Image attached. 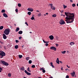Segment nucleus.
<instances>
[{
    "label": "nucleus",
    "instance_id": "nucleus-21",
    "mask_svg": "<svg viewBox=\"0 0 78 78\" xmlns=\"http://www.w3.org/2000/svg\"><path fill=\"white\" fill-rule=\"evenodd\" d=\"M19 57L20 59L22 58V55H19Z\"/></svg>",
    "mask_w": 78,
    "mask_h": 78
},
{
    "label": "nucleus",
    "instance_id": "nucleus-23",
    "mask_svg": "<svg viewBox=\"0 0 78 78\" xmlns=\"http://www.w3.org/2000/svg\"><path fill=\"white\" fill-rule=\"evenodd\" d=\"M53 17H56V14H54L52 15V16Z\"/></svg>",
    "mask_w": 78,
    "mask_h": 78
},
{
    "label": "nucleus",
    "instance_id": "nucleus-57",
    "mask_svg": "<svg viewBox=\"0 0 78 78\" xmlns=\"http://www.w3.org/2000/svg\"><path fill=\"white\" fill-rule=\"evenodd\" d=\"M49 78H53L52 76H50Z\"/></svg>",
    "mask_w": 78,
    "mask_h": 78
},
{
    "label": "nucleus",
    "instance_id": "nucleus-1",
    "mask_svg": "<svg viewBox=\"0 0 78 78\" xmlns=\"http://www.w3.org/2000/svg\"><path fill=\"white\" fill-rule=\"evenodd\" d=\"M65 14L66 16V20H65V21L67 23H73V22L74 21V19H75V14L73 13H71L70 12H65Z\"/></svg>",
    "mask_w": 78,
    "mask_h": 78
},
{
    "label": "nucleus",
    "instance_id": "nucleus-37",
    "mask_svg": "<svg viewBox=\"0 0 78 78\" xmlns=\"http://www.w3.org/2000/svg\"><path fill=\"white\" fill-rule=\"evenodd\" d=\"M72 6L73 7H75V4H73L72 5Z\"/></svg>",
    "mask_w": 78,
    "mask_h": 78
},
{
    "label": "nucleus",
    "instance_id": "nucleus-40",
    "mask_svg": "<svg viewBox=\"0 0 78 78\" xmlns=\"http://www.w3.org/2000/svg\"><path fill=\"white\" fill-rule=\"evenodd\" d=\"M15 11H16V12H18V9H15Z\"/></svg>",
    "mask_w": 78,
    "mask_h": 78
},
{
    "label": "nucleus",
    "instance_id": "nucleus-48",
    "mask_svg": "<svg viewBox=\"0 0 78 78\" xmlns=\"http://www.w3.org/2000/svg\"><path fill=\"white\" fill-rule=\"evenodd\" d=\"M0 42L1 44H3V42L2 41H0Z\"/></svg>",
    "mask_w": 78,
    "mask_h": 78
},
{
    "label": "nucleus",
    "instance_id": "nucleus-34",
    "mask_svg": "<svg viewBox=\"0 0 78 78\" xmlns=\"http://www.w3.org/2000/svg\"><path fill=\"white\" fill-rule=\"evenodd\" d=\"M31 20H34V16H33L31 18Z\"/></svg>",
    "mask_w": 78,
    "mask_h": 78
},
{
    "label": "nucleus",
    "instance_id": "nucleus-26",
    "mask_svg": "<svg viewBox=\"0 0 78 78\" xmlns=\"http://www.w3.org/2000/svg\"><path fill=\"white\" fill-rule=\"evenodd\" d=\"M31 12H28L27 14H28L29 15V16H30L31 15Z\"/></svg>",
    "mask_w": 78,
    "mask_h": 78
},
{
    "label": "nucleus",
    "instance_id": "nucleus-5",
    "mask_svg": "<svg viewBox=\"0 0 78 78\" xmlns=\"http://www.w3.org/2000/svg\"><path fill=\"white\" fill-rule=\"evenodd\" d=\"M59 23L60 25H64V24H65V22L64 20H61V22H59Z\"/></svg>",
    "mask_w": 78,
    "mask_h": 78
},
{
    "label": "nucleus",
    "instance_id": "nucleus-53",
    "mask_svg": "<svg viewBox=\"0 0 78 78\" xmlns=\"http://www.w3.org/2000/svg\"><path fill=\"white\" fill-rule=\"evenodd\" d=\"M66 66L67 67H68V68H70V66H68V65H66Z\"/></svg>",
    "mask_w": 78,
    "mask_h": 78
},
{
    "label": "nucleus",
    "instance_id": "nucleus-64",
    "mask_svg": "<svg viewBox=\"0 0 78 78\" xmlns=\"http://www.w3.org/2000/svg\"><path fill=\"white\" fill-rule=\"evenodd\" d=\"M62 12H63V11H62Z\"/></svg>",
    "mask_w": 78,
    "mask_h": 78
},
{
    "label": "nucleus",
    "instance_id": "nucleus-60",
    "mask_svg": "<svg viewBox=\"0 0 78 78\" xmlns=\"http://www.w3.org/2000/svg\"><path fill=\"white\" fill-rule=\"evenodd\" d=\"M77 6H78V3H77Z\"/></svg>",
    "mask_w": 78,
    "mask_h": 78
},
{
    "label": "nucleus",
    "instance_id": "nucleus-16",
    "mask_svg": "<svg viewBox=\"0 0 78 78\" xmlns=\"http://www.w3.org/2000/svg\"><path fill=\"white\" fill-rule=\"evenodd\" d=\"M50 64H51V66L52 67H53V68H55V66H53V62H51L50 63Z\"/></svg>",
    "mask_w": 78,
    "mask_h": 78
},
{
    "label": "nucleus",
    "instance_id": "nucleus-27",
    "mask_svg": "<svg viewBox=\"0 0 78 78\" xmlns=\"http://www.w3.org/2000/svg\"><path fill=\"white\" fill-rule=\"evenodd\" d=\"M26 59L27 60V61H28V60H29V59H30V57H27L26 58Z\"/></svg>",
    "mask_w": 78,
    "mask_h": 78
},
{
    "label": "nucleus",
    "instance_id": "nucleus-6",
    "mask_svg": "<svg viewBox=\"0 0 78 78\" xmlns=\"http://www.w3.org/2000/svg\"><path fill=\"white\" fill-rule=\"evenodd\" d=\"M49 5L51 7V8L52 9H53V10H55V8L54 7V6H53V4H50Z\"/></svg>",
    "mask_w": 78,
    "mask_h": 78
},
{
    "label": "nucleus",
    "instance_id": "nucleus-10",
    "mask_svg": "<svg viewBox=\"0 0 78 78\" xmlns=\"http://www.w3.org/2000/svg\"><path fill=\"white\" fill-rule=\"evenodd\" d=\"M49 39H51V40H53V39H54V37L52 35H51L49 36Z\"/></svg>",
    "mask_w": 78,
    "mask_h": 78
},
{
    "label": "nucleus",
    "instance_id": "nucleus-11",
    "mask_svg": "<svg viewBox=\"0 0 78 78\" xmlns=\"http://www.w3.org/2000/svg\"><path fill=\"white\" fill-rule=\"evenodd\" d=\"M3 38L4 39H6V38H7V37H6V36L5 34H3Z\"/></svg>",
    "mask_w": 78,
    "mask_h": 78
},
{
    "label": "nucleus",
    "instance_id": "nucleus-42",
    "mask_svg": "<svg viewBox=\"0 0 78 78\" xmlns=\"http://www.w3.org/2000/svg\"><path fill=\"white\" fill-rule=\"evenodd\" d=\"M38 16H41V13H39L38 14Z\"/></svg>",
    "mask_w": 78,
    "mask_h": 78
},
{
    "label": "nucleus",
    "instance_id": "nucleus-12",
    "mask_svg": "<svg viewBox=\"0 0 78 78\" xmlns=\"http://www.w3.org/2000/svg\"><path fill=\"white\" fill-rule=\"evenodd\" d=\"M20 69L21 70L24 71L25 70V67H24V66H22V67Z\"/></svg>",
    "mask_w": 78,
    "mask_h": 78
},
{
    "label": "nucleus",
    "instance_id": "nucleus-62",
    "mask_svg": "<svg viewBox=\"0 0 78 78\" xmlns=\"http://www.w3.org/2000/svg\"><path fill=\"white\" fill-rule=\"evenodd\" d=\"M63 16H64V17H65V15H63Z\"/></svg>",
    "mask_w": 78,
    "mask_h": 78
},
{
    "label": "nucleus",
    "instance_id": "nucleus-28",
    "mask_svg": "<svg viewBox=\"0 0 78 78\" xmlns=\"http://www.w3.org/2000/svg\"><path fill=\"white\" fill-rule=\"evenodd\" d=\"M29 64H31L32 63V61L31 60H29Z\"/></svg>",
    "mask_w": 78,
    "mask_h": 78
},
{
    "label": "nucleus",
    "instance_id": "nucleus-43",
    "mask_svg": "<svg viewBox=\"0 0 78 78\" xmlns=\"http://www.w3.org/2000/svg\"><path fill=\"white\" fill-rule=\"evenodd\" d=\"M66 78H69V76H68V75H67L66 76Z\"/></svg>",
    "mask_w": 78,
    "mask_h": 78
},
{
    "label": "nucleus",
    "instance_id": "nucleus-47",
    "mask_svg": "<svg viewBox=\"0 0 78 78\" xmlns=\"http://www.w3.org/2000/svg\"><path fill=\"white\" fill-rule=\"evenodd\" d=\"M21 38H22V37H19V39H21Z\"/></svg>",
    "mask_w": 78,
    "mask_h": 78
},
{
    "label": "nucleus",
    "instance_id": "nucleus-7",
    "mask_svg": "<svg viewBox=\"0 0 78 78\" xmlns=\"http://www.w3.org/2000/svg\"><path fill=\"white\" fill-rule=\"evenodd\" d=\"M24 72L25 73H26L27 75H31V74L30 73L28 72L27 70H25Z\"/></svg>",
    "mask_w": 78,
    "mask_h": 78
},
{
    "label": "nucleus",
    "instance_id": "nucleus-17",
    "mask_svg": "<svg viewBox=\"0 0 78 78\" xmlns=\"http://www.w3.org/2000/svg\"><path fill=\"white\" fill-rule=\"evenodd\" d=\"M75 43L73 42H71L69 43L70 45H73Z\"/></svg>",
    "mask_w": 78,
    "mask_h": 78
},
{
    "label": "nucleus",
    "instance_id": "nucleus-13",
    "mask_svg": "<svg viewBox=\"0 0 78 78\" xmlns=\"http://www.w3.org/2000/svg\"><path fill=\"white\" fill-rule=\"evenodd\" d=\"M56 62L58 64H59V58H57L56 60Z\"/></svg>",
    "mask_w": 78,
    "mask_h": 78
},
{
    "label": "nucleus",
    "instance_id": "nucleus-59",
    "mask_svg": "<svg viewBox=\"0 0 78 78\" xmlns=\"http://www.w3.org/2000/svg\"><path fill=\"white\" fill-rule=\"evenodd\" d=\"M30 33H32V32H30Z\"/></svg>",
    "mask_w": 78,
    "mask_h": 78
},
{
    "label": "nucleus",
    "instance_id": "nucleus-18",
    "mask_svg": "<svg viewBox=\"0 0 78 78\" xmlns=\"http://www.w3.org/2000/svg\"><path fill=\"white\" fill-rule=\"evenodd\" d=\"M19 30H20L19 27H17L15 31L16 32H17V31H18Z\"/></svg>",
    "mask_w": 78,
    "mask_h": 78
},
{
    "label": "nucleus",
    "instance_id": "nucleus-20",
    "mask_svg": "<svg viewBox=\"0 0 78 78\" xmlns=\"http://www.w3.org/2000/svg\"><path fill=\"white\" fill-rule=\"evenodd\" d=\"M23 33V32L22 31H19L18 32V33L19 34H22Z\"/></svg>",
    "mask_w": 78,
    "mask_h": 78
},
{
    "label": "nucleus",
    "instance_id": "nucleus-3",
    "mask_svg": "<svg viewBox=\"0 0 78 78\" xmlns=\"http://www.w3.org/2000/svg\"><path fill=\"white\" fill-rule=\"evenodd\" d=\"M6 55V54L3 51H2L0 53V58H2L3 56H5Z\"/></svg>",
    "mask_w": 78,
    "mask_h": 78
},
{
    "label": "nucleus",
    "instance_id": "nucleus-15",
    "mask_svg": "<svg viewBox=\"0 0 78 78\" xmlns=\"http://www.w3.org/2000/svg\"><path fill=\"white\" fill-rule=\"evenodd\" d=\"M75 72H73L71 73L72 76H75Z\"/></svg>",
    "mask_w": 78,
    "mask_h": 78
},
{
    "label": "nucleus",
    "instance_id": "nucleus-36",
    "mask_svg": "<svg viewBox=\"0 0 78 78\" xmlns=\"http://www.w3.org/2000/svg\"><path fill=\"white\" fill-rule=\"evenodd\" d=\"M43 41L44 42V43H48V42H46L45 41H44V40H43Z\"/></svg>",
    "mask_w": 78,
    "mask_h": 78
},
{
    "label": "nucleus",
    "instance_id": "nucleus-8",
    "mask_svg": "<svg viewBox=\"0 0 78 78\" xmlns=\"http://www.w3.org/2000/svg\"><path fill=\"white\" fill-rule=\"evenodd\" d=\"M50 49L52 50H54V51H56V48L54 47H51Z\"/></svg>",
    "mask_w": 78,
    "mask_h": 78
},
{
    "label": "nucleus",
    "instance_id": "nucleus-2",
    "mask_svg": "<svg viewBox=\"0 0 78 78\" xmlns=\"http://www.w3.org/2000/svg\"><path fill=\"white\" fill-rule=\"evenodd\" d=\"M9 32H10V29L7 28L4 30V33L6 35H9Z\"/></svg>",
    "mask_w": 78,
    "mask_h": 78
},
{
    "label": "nucleus",
    "instance_id": "nucleus-9",
    "mask_svg": "<svg viewBox=\"0 0 78 78\" xmlns=\"http://www.w3.org/2000/svg\"><path fill=\"white\" fill-rule=\"evenodd\" d=\"M28 11H30V12H33V9L32 8H28L27 9Z\"/></svg>",
    "mask_w": 78,
    "mask_h": 78
},
{
    "label": "nucleus",
    "instance_id": "nucleus-4",
    "mask_svg": "<svg viewBox=\"0 0 78 78\" xmlns=\"http://www.w3.org/2000/svg\"><path fill=\"white\" fill-rule=\"evenodd\" d=\"M1 62L2 63V64H3L4 66H8L9 65V64L7 62H5V61L3 60L1 61Z\"/></svg>",
    "mask_w": 78,
    "mask_h": 78
},
{
    "label": "nucleus",
    "instance_id": "nucleus-24",
    "mask_svg": "<svg viewBox=\"0 0 78 78\" xmlns=\"http://www.w3.org/2000/svg\"><path fill=\"white\" fill-rule=\"evenodd\" d=\"M8 76H9V77H11V73H9L8 74Z\"/></svg>",
    "mask_w": 78,
    "mask_h": 78
},
{
    "label": "nucleus",
    "instance_id": "nucleus-29",
    "mask_svg": "<svg viewBox=\"0 0 78 78\" xmlns=\"http://www.w3.org/2000/svg\"><path fill=\"white\" fill-rule=\"evenodd\" d=\"M66 51H62V54H64L66 53Z\"/></svg>",
    "mask_w": 78,
    "mask_h": 78
},
{
    "label": "nucleus",
    "instance_id": "nucleus-63",
    "mask_svg": "<svg viewBox=\"0 0 78 78\" xmlns=\"http://www.w3.org/2000/svg\"><path fill=\"white\" fill-rule=\"evenodd\" d=\"M44 15L46 16V14H44Z\"/></svg>",
    "mask_w": 78,
    "mask_h": 78
},
{
    "label": "nucleus",
    "instance_id": "nucleus-55",
    "mask_svg": "<svg viewBox=\"0 0 78 78\" xmlns=\"http://www.w3.org/2000/svg\"><path fill=\"white\" fill-rule=\"evenodd\" d=\"M65 70H68V69L67 68L66 69H65Z\"/></svg>",
    "mask_w": 78,
    "mask_h": 78
},
{
    "label": "nucleus",
    "instance_id": "nucleus-45",
    "mask_svg": "<svg viewBox=\"0 0 78 78\" xmlns=\"http://www.w3.org/2000/svg\"><path fill=\"white\" fill-rule=\"evenodd\" d=\"M25 24H26L27 25V26H28V23H27V22H25Z\"/></svg>",
    "mask_w": 78,
    "mask_h": 78
},
{
    "label": "nucleus",
    "instance_id": "nucleus-22",
    "mask_svg": "<svg viewBox=\"0 0 78 78\" xmlns=\"http://www.w3.org/2000/svg\"><path fill=\"white\" fill-rule=\"evenodd\" d=\"M18 45H16L15 46V48L16 49H17V48H18Z\"/></svg>",
    "mask_w": 78,
    "mask_h": 78
},
{
    "label": "nucleus",
    "instance_id": "nucleus-44",
    "mask_svg": "<svg viewBox=\"0 0 78 78\" xmlns=\"http://www.w3.org/2000/svg\"><path fill=\"white\" fill-rule=\"evenodd\" d=\"M45 45H46V46H48V43L46 44H45Z\"/></svg>",
    "mask_w": 78,
    "mask_h": 78
},
{
    "label": "nucleus",
    "instance_id": "nucleus-56",
    "mask_svg": "<svg viewBox=\"0 0 78 78\" xmlns=\"http://www.w3.org/2000/svg\"><path fill=\"white\" fill-rule=\"evenodd\" d=\"M48 13H46V14L47 15L48 14Z\"/></svg>",
    "mask_w": 78,
    "mask_h": 78
},
{
    "label": "nucleus",
    "instance_id": "nucleus-39",
    "mask_svg": "<svg viewBox=\"0 0 78 78\" xmlns=\"http://www.w3.org/2000/svg\"><path fill=\"white\" fill-rule=\"evenodd\" d=\"M43 73H45V70L44 69L42 71Z\"/></svg>",
    "mask_w": 78,
    "mask_h": 78
},
{
    "label": "nucleus",
    "instance_id": "nucleus-50",
    "mask_svg": "<svg viewBox=\"0 0 78 78\" xmlns=\"http://www.w3.org/2000/svg\"><path fill=\"white\" fill-rule=\"evenodd\" d=\"M2 48V46L0 44V48Z\"/></svg>",
    "mask_w": 78,
    "mask_h": 78
},
{
    "label": "nucleus",
    "instance_id": "nucleus-41",
    "mask_svg": "<svg viewBox=\"0 0 78 78\" xmlns=\"http://www.w3.org/2000/svg\"><path fill=\"white\" fill-rule=\"evenodd\" d=\"M16 43H18V42H19V41H18L17 40H16Z\"/></svg>",
    "mask_w": 78,
    "mask_h": 78
},
{
    "label": "nucleus",
    "instance_id": "nucleus-46",
    "mask_svg": "<svg viewBox=\"0 0 78 78\" xmlns=\"http://www.w3.org/2000/svg\"><path fill=\"white\" fill-rule=\"evenodd\" d=\"M55 45L56 46V47H58V46H59V44H56Z\"/></svg>",
    "mask_w": 78,
    "mask_h": 78
},
{
    "label": "nucleus",
    "instance_id": "nucleus-51",
    "mask_svg": "<svg viewBox=\"0 0 78 78\" xmlns=\"http://www.w3.org/2000/svg\"><path fill=\"white\" fill-rule=\"evenodd\" d=\"M61 70H63V68L62 67H61Z\"/></svg>",
    "mask_w": 78,
    "mask_h": 78
},
{
    "label": "nucleus",
    "instance_id": "nucleus-33",
    "mask_svg": "<svg viewBox=\"0 0 78 78\" xmlns=\"http://www.w3.org/2000/svg\"><path fill=\"white\" fill-rule=\"evenodd\" d=\"M32 68H34L35 67V65H33L31 66Z\"/></svg>",
    "mask_w": 78,
    "mask_h": 78
},
{
    "label": "nucleus",
    "instance_id": "nucleus-49",
    "mask_svg": "<svg viewBox=\"0 0 78 78\" xmlns=\"http://www.w3.org/2000/svg\"><path fill=\"white\" fill-rule=\"evenodd\" d=\"M4 49L6 50V47H5V46H4Z\"/></svg>",
    "mask_w": 78,
    "mask_h": 78
},
{
    "label": "nucleus",
    "instance_id": "nucleus-54",
    "mask_svg": "<svg viewBox=\"0 0 78 78\" xmlns=\"http://www.w3.org/2000/svg\"><path fill=\"white\" fill-rule=\"evenodd\" d=\"M70 1L71 2H73V1H72V0H70Z\"/></svg>",
    "mask_w": 78,
    "mask_h": 78
},
{
    "label": "nucleus",
    "instance_id": "nucleus-61",
    "mask_svg": "<svg viewBox=\"0 0 78 78\" xmlns=\"http://www.w3.org/2000/svg\"><path fill=\"white\" fill-rule=\"evenodd\" d=\"M14 25H15V26H16V24H15Z\"/></svg>",
    "mask_w": 78,
    "mask_h": 78
},
{
    "label": "nucleus",
    "instance_id": "nucleus-35",
    "mask_svg": "<svg viewBox=\"0 0 78 78\" xmlns=\"http://www.w3.org/2000/svg\"><path fill=\"white\" fill-rule=\"evenodd\" d=\"M1 12L2 13L5 12V10H2Z\"/></svg>",
    "mask_w": 78,
    "mask_h": 78
},
{
    "label": "nucleus",
    "instance_id": "nucleus-25",
    "mask_svg": "<svg viewBox=\"0 0 78 78\" xmlns=\"http://www.w3.org/2000/svg\"><path fill=\"white\" fill-rule=\"evenodd\" d=\"M3 26H1L0 27V30H2L3 28Z\"/></svg>",
    "mask_w": 78,
    "mask_h": 78
},
{
    "label": "nucleus",
    "instance_id": "nucleus-32",
    "mask_svg": "<svg viewBox=\"0 0 78 78\" xmlns=\"http://www.w3.org/2000/svg\"><path fill=\"white\" fill-rule=\"evenodd\" d=\"M18 6L19 7H20V6H21V4L20 3H19L18 4Z\"/></svg>",
    "mask_w": 78,
    "mask_h": 78
},
{
    "label": "nucleus",
    "instance_id": "nucleus-14",
    "mask_svg": "<svg viewBox=\"0 0 78 78\" xmlns=\"http://www.w3.org/2000/svg\"><path fill=\"white\" fill-rule=\"evenodd\" d=\"M3 16L4 17H5L7 18L8 17V15L6 14L5 13H4L3 14Z\"/></svg>",
    "mask_w": 78,
    "mask_h": 78
},
{
    "label": "nucleus",
    "instance_id": "nucleus-52",
    "mask_svg": "<svg viewBox=\"0 0 78 78\" xmlns=\"http://www.w3.org/2000/svg\"><path fill=\"white\" fill-rule=\"evenodd\" d=\"M59 62L61 64H62V62L61 61H60Z\"/></svg>",
    "mask_w": 78,
    "mask_h": 78
},
{
    "label": "nucleus",
    "instance_id": "nucleus-31",
    "mask_svg": "<svg viewBox=\"0 0 78 78\" xmlns=\"http://www.w3.org/2000/svg\"><path fill=\"white\" fill-rule=\"evenodd\" d=\"M3 70V69H2V68L0 67V72H2V71Z\"/></svg>",
    "mask_w": 78,
    "mask_h": 78
},
{
    "label": "nucleus",
    "instance_id": "nucleus-58",
    "mask_svg": "<svg viewBox=\"0 0 78 78\" xmlns=\"http://www.w3.org/2000/svg\"><path fill=\"white\" fill-rule=\"evenodd\" d=\"M37 12H39L38 10H36Z\"/></svg>",
    "mask_w": 78,
    "mask_h": 78
},
{
    "label": "nucleus",
    "instance_id": "nucleus-38",
    "mask_svg": "<svg viewBox=\"0 0 78 78\" xmlns=\"http://www.w3.org/2000/svg\"><path fill=\"white\" fill-rule=\"evenodd\" d=\"M44 69V68H40V70H43Z\"/></svg>",
    "mask_w": 78,
    "mask_h": 78
},
{
    "label": "nucleus",
    "instance_id": "nucleus-30",
    "mask_svg": "<svg viewBox=\"0 0 78 78\" xmlns=\"http://www.w3.org/2000/svg\"><path fill=\"white\" fill-rule=\"evenodd\" d=\"M63 8H64V9H65V8H67V6H65V5H63Z\"/></svg>",
    "mask_w": 78,
    "mask_h": 78
},
{
    "label": "nucleus",
    "instance_id": "nucleus-19",
    "mask_svg": "<svg viewBox=\"0 0 78 78\" xmlns=\"http://www.w3.org/2000/svg\"><path fill=\"white\" fill-rule=\"evenodd\" d=\"M27 70L28 72H31V71L30 70V69L29 67L27 69Z\"/></svg>",
    "mask_w": 78,
    "mask_h": 78
}]
</instances>
